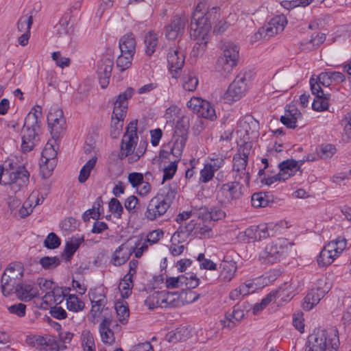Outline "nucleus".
<instances>
[{
  "instance_id": "f257e3e1",
  "label": "nucleus",
  "mask_w": 351,
  "mask_h": 351,
  "mask_svg": "<svg viewBox=\"0 0 351 351\" xmlns=\"http://www.w3.org/2000/svg\"><path fill=\"white\" fill-rule=\"evenodd\" d=\"M218 7L206 8V2H199L191 17L190 35L198 41L193 47V56L203 53L206 49V37L213 26L214 32L221 34L227 29V24L218 21L220 14Z\"/></svg>"
},
{
  "instance_id": "f03ea898",
  "label": "nucleus",
  "mask_w": 351,
  "mask_h": 351,
  "mask_svg": "<svg viewBox=\"0 0 351 351\" xmlns=\"http://www.w3.org/2000/svg\"><path fill=\"white\" fill-rule=\"evenodd\" d=\"M176 191L171 187H164L149 202L145 212V217L154 221L164 215L175 199Z\"/></svg>"
},
{
  "instance_id": "7ed1b4c3",
  "label": "nucleus",
  "mask_w": 351,
  "mask_h": 351,
  "mask_svg": "<svg viewBox=\"0 0 351 351\" xmlns=\"http://www.w3.org/2000/svg\"><path fill=\"white\" fill-rule=\"evenodd\" d=\"M306 343L317 351H338L339 347L338 330L331 327L314 330L308 337Z\"/></svg>"
},
{
  "instance_id": "20e7f679",
  "label": "nucleus",
  "mask_w": 351,
  "mask_h": 351,
  "mask_svg": "<svg viewBox=\"0 0 351 351\" xmlns=\"http://www.w3.org/2000/svg\"><path fill=\"white\" fill-rule=\"evenodd\" d=\"M12 160H6L0 169H3L8 179H3V184L9 185L15 193L26 187L29 183V173L23 166L16 167Z\"/></svg>"
},
{
  "instance_id": "39448f33",
  "label": "nucleus",
  "mask_w": 351,
  "mask_h": 351,
  "mask_svg": "<svg viewBox=\"0 0 351 351\" xmlns=\"http://www.w3.org/2000/svg\"><path fill=\"white\" fill-rule=\"evenodd\" d=\"M221 54L218 58L217 68L223 75L231 73L233 68L237 65L239 57V48L232 42L223 41L220 45Z\"/></svg>"
},
{
  "instance_id": "423d86ee",
  "label": "nucleus",
  "mask_w": 351,
  "mask_h": 351,
  "mask_svg": "<svg viewBox=\"0 0 351 351\" xmlns=\"http://www.w3.org/2000/svg\"><path fill=\"white\" fill-rule=\"evenodd\" d=\"M293 244L285 238H280L267 245L259 254L261 261L267 264H274L280 261L287 253L289 246Z\"/></svg>"
},
{
  "instance_id": "0eeeda50",
  "label": "nucleus",
  "mask_w": 351,
  "mask_h": 351,
  "mask_svg": "<svg viewBox=\"0 0 351 351\" xmlns=\"http://www.w3.org/2000/svg\"><path fill=\"white\" fill-rule=\"evenodd\" d=\"M347 245V241L342 237L329 241L320 252L317 258V263L320 267L330 265L342 254Z\"/></svg>"
},
{
  "instance_id": "6e6552de",
  "label": "nucleus",
  "mask_w": 351,
  "mask_h": 351,
  "mask_svg": "<svg viewBox=\"0 0 351 351\" xmlns=\"http://www.w3.org/2000/svg\"><path fill=\"white\" fill-rule=\"evenodd\" d=\"M134 90L132 88H128L124 92L121 93L114 103V109L112 115L111 125L118 132L121 131L123 121L126 116L128 101L132 97Z\"/></svg>"
},
{
  "instance_id": "1a4fd4ad",
  "label": "nucleus",
  "mask_w": 351,
  "mask_h": 351,
  "mask_svg": "<svg viewBox=\"0 0 351 351\" xmlns=\"http://www.w3.org/2000/svg\"><path fill=\"white\" fill-rule=\"evenodd\" d=\"M137 119L132 120L126 127V131L124 134L121 142L120 152L119 154L120 159H124L126 157L130 158L134 153L135 147L138 139L137 135Z\"/></svg>"
},
{
  "instance_id": "9d476101",
  "label": "nucleus",
  "mask_w": 351,
  "mask_h": 351,
  "mask_svg": "<svg viewBox=\"0 0 351 351\" xmlns=\"http://www.w3.org/2000/svg\"><path fill=\"white\" fill-rule=\"evenodd\" d=\"M23 276V269L20 265H10L1 277V290L8 296L21 284Z\"/></svg>"
},
{
  "instance_id": "9b49d317",
  "label": "nucleus",
  "mask_w": 351,
  "mask_h": 351,
  "mask_svg": "<svg viewBox=\"0 0 351 351\" xmlns=\"http://www.w3.org/2000/svg\"><path fill=\"white\" fill-rule=\"evenodd\" d=\"M243 188L242 183L234 180L233 182L223 184L217 192V198L221 204H231L241 197Z\"/></svg>"
},
{
  "instance_id": "f8f14e48",
  "label": "nucleus",
  "mask_w": 351,
  "mask_h": 351,
  "mask_svg": "<svg viewBox=\"0 0 351 351\" xmlns=\"http://www.w3.org/2000/svg\"><path fill=\"white\" fill-rule=\"evenodd\" d=\"M246 73H240L235 80L230 84L224 94V99L231 103L240 99L245 93L247 89Z\"/></svg>"
},
{
  "instance_id": "ddd939ff",
  "label": "nucleus",
  "mask_w": 351,
  "mask_h": 351,
  "mask_svg": "<svg viewBox=\"0 0 351 351\" xmlns=\"http://www.w3.org/2000/svg\"><path fill=\"white\" fill-rule=\"evenodd\" d=\"M47 123L53 138H58L65 128L63 111L58 106L51 107L47 114Z\"/></svg>"
},
{
  "instance_id": "4468645a",
  "label": "nucleus",
  "mask_w": 351,
  "mask_h": 351,
  "mask_svg": "<svg viewBox=\"0 0 351 351\" xmlns=\"http://www.w3.org/2000/svg\"><path fill=\"white\" fill-rule=\"evenodd\" d=\"M187 107L196 113L197 116L213 121L216 113L210 102L199 97H193L187 102Z\"/></svg>"
},
{
  "instance_id": "2eb2a0df",
  "label": "nucleus",
  "mask_w": 351,
  "mask_h": 351,
  "mask_svg": "<svg viewBox=\"0 0 351 351\" xmlns=\"http://www.w3.org/2000/svg\"><path fill=\"white\" fill-rule=\"evenodd\" d=\"M317 284L316 287L308 291L304 299L302 307L306 311L312 309L330 289V287L323 280H319Z\"/></svg>"
},
{
  "instance_id": "dca6fc26",
  "label": "nucleus",
  "mask_w": 351,
  "mask_h": 351,
  "mask_svg": "<svg viewBox=\"0 0 351 351\" xmlns=\"http://www.w3.org/2000/svg\"><path fill=\"white\" fill-rule=\"evenodd\" d=\"M114 65V58L110 56H104L97 62V74L102 88L108 86Z\"/></svg>"
},
{
  "instance_id": "f3484780",
  "label": "nucleus",
  "mask_w": 351,
  "mask_h": 351,
  "mask_svg": "<svg viewBox=\"0 0 351 351\" xmlns=\"http://www.w3.org/2000/svg\"><path fill=\"white\" fill-rule=\"evenodd\" d=\"M184 146L182 143L171 140V142L164 145L160 151L159 158L161 162H169L171 160H180L182 151Z\"/></svg>"
},
{
  "instance_id": "a211bd4d",
  "label": "nucleus",
  "mask_w": 351,
  "mask_h": 351,
  "mask_svg": "<svg viewBox=\"0 0 351 351\" xmlns=\"http://www.w3.org/2000/svg\"><path fill=\"white\" fill-rule=\"evenodd\" d=\"M29 343L39 351H58L59 348L56 337L52 335L34 336Z\"/></svg>"
},
{
  "instance_id": "6ab92c4d",
  "label": "nucleus",
  "mask_w": 351,
  "mask_h": 351,
  "mask_svg": "<svg viewBox=\"0 0 351 351\" xmlns=\"http://www.w3.org/2000/svg\"><path fill=\"white\" fill-rule=\"evenodd\" d=\"M232 176L234 180L242 181L248 184L250 182V173L247 169V162L244 159L233 157L232 159Z\"/></svg>"
},
{
  "instance_id": "aec40b11",
  "label": "nucleus",
  "mask_w": 351,
  "mask_h": 351,
  "mask_svg": "<svg viewBox=\"0 0 351 351\" xmlns=\"http://www.w3.org/2000/svg\"><path fill=\"white\" fill-rule=\"evenodd\" d=\"M187 22L188 19L185 16H175L171 23L166 27V37L167 39L174 40L182 36Z\"/></svg>"
},
{
  "instance_id": "412c9836",
  "label": "nucleus",
  "mask_w": 351,
  "mask_h": 351,
  "mask_svg": "<svg viewBox=\"0 0 351 351\" xmlns=\"http://www.w3.org/2000/svg\"><path fill=\"white\" fill-rule=\"evenodd\" d=\"M219 279L223 282H230L234 276L237 267L231 255L226 254L220 264Z\"/></svg>"
},
{
  "instance_id": "4be33fe9",
  "label": "nucleus",
  "mask_w": 351,
  "mask_h": 351,
  "mask_svg": "<svg viewBox=\"0 0 351 351\" xmlns=\"http://www.w3.org/2000/svg\"><path fill=\"white\" fill-rule=\"evenodd\" d=\"M17 298L24 302L31 301L38 296V289L33 282L21 283L14 290Z\"/></svg>"
},
{
  "instance_id": "5701e85b",
  "label": "nucleus",
  "mask_w": 351,
  "mask_h": 351,
  "mask_svg": "<svg viewBox=\"0 0 351 351\" xmlns=\"http://www.w3.org/2000/svg\"><path fill=\"white\" fill-rule=\"evenodd\" d=\"M184 59L185 56L182 51L175 48L170 49L167 54V62L169 71L171 72L173 77H176L173 72L176 73L184 66Z\"/></svg>"
},
{
  "instance_id": "b1692460",
  "label": "nucleus",
  "mask_w": 351,
  "mask_h": 351,
  "mask_svg": "<svg viewBox=\"0 0 351 351\" xmlns=\"http://www.w3.org/2000/svg\"><path fill=\"white\" fill-rule=\"evenodd\" d=\"M287 23V19L284 15H278L272 18L263 27L266 31V34L270 38L282 32Z\"/></svg>"
},
{
  "instance_id": "393cba45",
  "label": "nucleus",
  "mask_w": 351,
  "mask_h": 351,
  "mask_svg": "<svg viewBox=\"0 0 351 351\" xmlns=\"http://www.w3.org/2000/svg\"><path fill=\"white\" fill-rule=\"evenodd\" d=\"M318 80L324 86H329L332 83L339 84L346 80V76L339 71H327L322 72L318 76Z\"/></svg>"
},
{
  "instance_id": "a878e982",
  "label": "nucleus",
  "mask_w": 351,
  "mask_h": 351,
  "mask_svg": "<svg viewBox=\"0 0 351 351\" xmlns=\"http://www.w3.org/2000/svg\"><path fill=\"white\" fill-rule=\"evenodd\" d=\"M134 252L133 247H129L126 244H122L114 251L112 262L115 266L123 265Z\"/></svg>"
},
{
  "instance_id": "bb28decb",
  "label": "nucleus",
  "mask_w": 351,
  "mask_h": 351,
  "mask_svg": "<svg viewBox=\"0 0 351 351\" xmlns=\"http://www.w3.org/2000/svg\"><path fill=\"white\" fill-rule=\"evenodd\" d=\"M257 289L258 286L253 280H248L232 290L230 293L229 297L232 300H239L241 298L254 293Z\"/></svg>"
},
{
  "instance_id": "cd10ccee",
  "label": "nucleus",
  "mask_w": 351,
  "mask_h": 351,
  "mask_svg": "<svg viewBox=\"0 0 351 351\" xmlns=\"http://www.w3.org/2000/svg\"><path fill=\"white\" fill-rule=\"evenodd\" d=\"M189 122L185 118L179 119L176 125L173 140L182 143L185 146L188 137Z\"/></svg>"
},
{
  "instance_id": "c85d7f7f",
  "label": "nucleus",
  "mask_w": 351,
  "mask_h": 351,
  "mask_svg": "<svg viewBox=\"0 0 351 351\" xmlns=\"http://www.w3.org/2000/svg\"><path fill=\"white\" fill-rule=\"evenodd\" d=\"M111 323V319L105 318L99 326L101 341L104 343L108 345H112L115 341L114 332L110 328Z\"/></svg>"
},
{
  "instance_id": "c756f323",
  "label": "nucleus",
  "mask_w": 351,
  "mask_h": 351,
  "mask_svg": "<svg viewBox=\"0 0 351 351\" xmlns=\"http://www.w3.org/2000/svg\"><path fill=\"white\" fill-rule=\"evenodd\" d=\"M121 52L134 56L136 50V40L132 33L123 36L119 40Z\"/></svg>"
},
{
  "instance_id": "7c9ffc66",
  "label": "nucleus",
  "mask_w": 351,
  "mask_h": 351,
  "mask_svg": "<svg viewBox=\"0 0 351 351\" xmlns=\"http://www.w3.org/2000/svg\"><path fill=\"white\" fill-rule=\"evenodd\" d=\"M189 336L190 334L188 328L180 327L169 332L165 336V339L171 343H176L186 341L189 339Z\"/></svg>"
},
{
  "instance_id": "2f4dec72",
  "label": "nucleus",
  "mask_w": 351,
  "mask_h": 351,
  "mask_svg": "<svg viewBox=\"0 0 351 351\" xmlns=\"http://www.w3.org/2000/svg\"><path fill=\"white\" fill-rule=\"evenodd\" d=\"M163 291H154L145 300V304L149 309H154L158 307L164 308L165 304L163 303Z\"/></svg>"
},
{
  "instance_id": "473e14b6",
  "label": "nucleus",
  "mask_w": 351,
  "mask_h": 351,
  "mask_svg": "<svg viewBox=\"0 0 351 351\" xmlns=\"http://www.w3.org/2000/svg\"><path fill=\"white\" fill-rule=\"evenodd\" d=\"M326 40V35L319 33L315 36H312L308 41L304 40L301 43V49L303 51H312L318 47Z\"/></svg>"
},
{
  "instance_id": "72a5a7b5",
  "label": "nucleus",
  "mask_w": 351,
  "mask_h": 351,
  "mask_svg": "<svg viewBox=\"0 0 351 351\" xmlns=\"http://www.w3.org/2000/svg\"><path fill=\"white\" fill-rule=\"evenodd\" d=\"M158 37L156 33L149 32L145 36V53L151 56L156 51L158 45Z\"/></svg>"
},
{
  "instance_id": "f704fd0d",
  "label": "nucleus",
  "mask_w": 351,
  "mask_h": 351,
  "mask_svg": "<svg viewBox=\"0 0 351 351\" xmlns=\"http://www.w3.org/2000/svg\"><path fill=\"white\" fill-rule=\"evenodd\" d=\"M97 161L96 156L92 157L82 167L78 176V181L80 183H84L90 176L91 170L95 167Z\"/></svg>"
},
{
  "instance_id": "c9c22d12",
  "label": "nucleus",
  "mask_w": 351,
  "mask_h": 351,
  "mask_svg": "<svg viewBox=\"0 0 351 351\" xmlns=\"http://www.w3.org/2000/svg\"><path fill=\"white\" fill-rule=\"evenodd\" d=\"M270 195L265 193L259 192L254 193L252 196V205L255 208L265 207L272 203Z\"/></svg>"
},
{
  "instance_id": "e433bc0d",
  "label": "nucleus",
  "mask_w": 351,
  "mask_h": 351,
  "mask_svg": "<svg viewBox=\"0 0 351 351\" xmlns=\"http://www.w3.org/2000/svg\"><path fill=\"white\" fill-rule=\"evenodd\" d=\"M66 308L73 312H79L84 308V302L80 300L75 294H70L66 296Z\"/></svg>"
},
{
  "instance_id": "4c0bfd02",
  "label": "nucleus",
  "mask_w": 351,
  "mask_h": 351,
  "mask_svg": "<svg viewBox=\"0 0 351 351\" xmlns=\"http://www.w3.org/2000/svg\"><path fill=\"white\" fill-rule=\"evenodd\" d=\"M304 160L297 161L294 159H287L278 164L279 170L289 169L291 174H295L300 169Z\"/></svg>"
},
{
  "instance_id": "58836bf2",
  "label": "nucleus",
  "mask_w": 351,
  "mask_h": 351,
  "mask_svg": "<svg viewBox=\"0 0 351 351\" xmlns=\"http://www.w3.org/2000/svg\"><path fill=\"white\" fill-rule=\"evenodd\" d=\"M336 152L335 146L332 144H322L316 149L318 156L322 159L331 158Z\"/></svg>"
},
{
  "instance_id": "ea45409f",
  "label": "nucleus",
  "mask_w": 351,
  "mask_h": 351,
  "mask_svg": "<svg viewBox=\"0 0 351 351\" xmlns=\"http://www.w3.org/2000/svg\"><path fill=\"white\" fill-rule=\"evenodd\" d=\"M27 121H24L22 138L37 141L39 124H34L32 126L27 125Z\"/></svg>"
},
{
  "instance_id": "a19ab883",
  "label": "nucleus",
  "mask_w": 351,
  "mask_h": 351,
  "mask_svg": "<svg viewBox=\"0 0 351 351\" xmlns=\"http://www.w3.org/2000/svg\"><path fill=\"white\" fill-rule=\"evenodd\" d=\"M182 86L187 91H194L198 84V80L194 73L184 75L182 78Z\"/></svg>"
},
{
  "instance_id": "79ce46f5",
  "label": "nucleus",
  "mask_w": 351,
  "mask_h": 351,
  "mask_svg": "<svg viewBox=\"0 0 351 351\" xmlns=\"http://www.w3.org/2000/svg\"><path fill=\"white\" fill-rule=\"evenodd\" d=\"M114 308L119 321L122 324H125L130 315L128 306L125 305L121 302H119L115 304Z\"/></svg>"
},
{
  "instance_id": "37998d69",
  "label": "nucleus",
  "mask_w": 351,
  "mask_h": 351,
  "mask_svg": "<svg viewBox=\"0 0 351 351\" xmlns=\"http://www.w3.org/2000/svg\"><path fill=\"white\" fill-rule=\"evenodd\" d=\"M330 97V94L326 93V95L315 97L313 104L312 108L316 111H323L327 110L328 108V100Z\"/></svg>"
},
{
  "instance_id": "c03bdc74",
  "label": "nucleus",
  "mask_w": 351,
  "mask_h": 351,
  "mask_svg": "<svg viewBox=\"0 0 351 351\" xmlns=\"http://www.w3.org/2000/svg\"><path fill=\"white\" fill-rule=\"evenodd\" d=\"M56 164H57V160H49V161H46V162H45L44 161H40V173L42 174V176L43 178H49L54 168L56 167Z\"/></svg>"
},
{
  "instance_id": "a18cd8bd",
  "label": "nucleus",
  "mask_w": 351,
  "mask_h": 351,
  "mask_svg": "<svg viewBox=\"0 0 351 351\" xmlns=\"http://www.w3.org/2000/svg\"><path fill=\"white\" fill-rule=\"evenodd\" d=\"M132 59V56L121 52V55L117 60V66L121 71H123L131 66Z\"/></svg>"
},
{
  "instance_id": "49530a36",
  "label": "nucleus",
  "mask_w": 351,
  "mask_h": 351,
  "mask_svg": "<svg viewBox=\"0 0 351 351\" xmlns=\"http://www.w3.org/2000/svg\"><path fill=\"white\" fill-rule=\"evenodd\" d=\"M39 263L45 269H52L60 264V260L57 256H45L40 259Z\"/></svg>"
},
{
  "instance_id": "de8ad7c7",
  "label": "nucleus",
  "mask_w": 351,
  "mask_h": 351,
  "mask_svg": "<svg viewBox=\"0 0 351 351\" xmlns=\"http://www.w3.org/2000/svg\"><path fill=\"white\" fill-rule=\"evenodd\" d=\"M33 23V17L32 15L22 16L17 22V29L21 32L30 31Z\"/></svg>"
},
{
  "instance_id": "09e8293b",
  "label": "nucleus",
  "mask_w": 351,
  "mask_h": 351,
  "mask_svg": "<svg viewBox=\"0 0 351 351\" xmlns=\"http://www.w3.org/2000/svg\"><path fill=\"white\" fill-rule=\"evenodd\" d=\"M56 157L57 152L52 145L47 143L42 152L40 160L45 162L49 160H56Z\"/></svg>"
},
{
  "instance_id": "8fccbe9b",
  "label": "nucleus",
  "mask_w": 351,
  "mask_h": 351,
  "mask_svg": "<svg viewBox=\"0 0 351 351\" xmlns=\"http://www.w3.org/2000/svg\"><path fill=\"white\" fill-rule=\"evenodd\" d=\"M34 112H30L25 117L27 125L32 126L34 124H39L38 119L42 114V108L36 106L33 108Z\"/></svg>"
},
{
  "instance_id": "3c124183",
  "label": "nucleus",
  "mask_w": 351,
  "mask_h": 351,
  "mask_svg": "<svg viewBox=\"0 0 351 351\" xmlns=\"http://www.w3.org/2000/svg\"><path fill=\"white\" fill-rule=\"evenodd\" d=\"M186 279L184 278V275H180L178 277H169L166 278L165 285L167 289H177L183 288V282Z\"/></svg>"
},
{
  "instance_id": "603ef678",
  "label": "nucleus",
  "mask_w": 351,
  "mask_h": 351,
  "mask_svg": "<svg viewBox=\"0 0 351 351\" xmlns=\"http://www.w3.org/2000/svg\"><path fill=\"white\" fill-rule=\"evenodd\" d=\"M148 143L146 140H141L137 149L132 156H130L129 162L132 163L137 161L146 152Z\"/></svg>"
},
{
  "instance_id": "864d4df0",
  "label": "nucleus",
  "mask_w": 351,
  "mask_h": 351,
  "mask_svg": "<svg viewBox=\"0 0 351 351\" xmlns=\"http://www.w3.org/2000/svg\"><path fill=\"white\" fill-rule=\"evenodd\" d=\"M252 149V144L250 142H245L239 147L237 152L233 157H238L240 159H244L248 161V157Z\"/></svg>"
},
{
  "instance_id": "5fc2aeb1",
  "label": "nucleus",
  "mask_w": 351,
  "mask_h": 351,
  "mask_svg": "<svg viewBox=\"0 0 351 351\" xmlns=\"http://www.w3.org/2000/svg\"><path fill=\"white\" fill-rule=\"evenodd\" d=\"M139 199L135 195L129 196L124 202V206L128 213L134 215L136 213Z\"/></svg>"
},
{
  "instance_id": "6e6d98bb",
  "label": "nucleus",
  "mask_w": 351,
  "mask_h": 351,
  "mask_svg": "<svg viewBox=\"0 0 351 351\" xmlns=\"http://www.w3.org/2000/svg\"><path fill=\"white\" fill-rule=\"evenodd\" d=\"M184 278L186 279V280L183 282L182 289H195L199 285V279L197 278L193 274H184Z\"/></svg>"
},
{
  "instance_id": "4d7b16f0",
  "label": "nucleus",
  "mask_w": 351,
  "mask_h": 351,
  "mask_svg": "<svg viewBox=\"0 0 351 351\" xmlns=\"http://www.w3.org/2000/svg\"><path fill=\"white\" fill-rule=\"evenodd\" d=\"M60 243V239L54 232L49 233L44 241L45 247L48 249H56Z\"/></svg>"
},
{
  "instance_id": "13d9d810",
  "label": "nucleus",
  "mask_w": 351,
  "mask_h": 351,
  "mask_svg": "<svg viewBox=\"0 0 351 351\" xmlns=\"http://www.w3.org/2000/svg\"><path fill=\"white\" fill-rule=\"evenodd\" d=\"M109 210L117 218H121L123 213V207L117 198H112L109 202Z\"/></svg>"
},
{
  "instance_id": "bf43d9fd",
  "label": "nucleus",
  "mask_w": 351,
  "mask_h": 351,
  "mask_svg": "<svg viewBox=\"0 0 351 351\" xmlns=\"http://www.w3.org/2000/svg\"><path fill=\"white\" fill-rule=\"evenodd\" d=\"M215 172L210 165L206 164L200 171L199 182L203 183L208 182L213 178Z\"/></svg>"
},
{
  "instance_id": "052dcab7",
  "label": "nucleus",
  "mask_w": 351,
  "mask_h": 351,
  "mask_svg": "<svg viewBox=\"0 0 351 351\" xmlns=\"http://www.w3.org/2000/svg\"><path fill=\"white\" fill-rule=\"evenodd\" d=\"M8 311L10 314L15 315L19 317H23L25 315L26 305L23 303L14 304L8 306Z\"/></svg>"
},
{
  "instance_id": "680f3d73",
  "label": "nucleus",
  "mask_w": 351,
  "mask_h": 351,
  "mask_svg": "<svg viewBox=\"0 0 351 351\" xmlns=\"http://www.w3.org/2000/svg\"><path fill=\"white\" fill-rule=\"evenodd\" d=\"M179 161L171 160L169 164L164 168L163 180H170L173 177L177 170V163Z\"/></svg>"
},
{
  "instance_id": "e2e57ef3",
  "label": "nucleus",
  "mask_w": 351,
  "mask_h": 351,
  "mask_svg": "<svg viewBox=\"0 0 351 351\" xmlns=\"http://www.w3.org/2000/svg\"><path fill=\"white\" fill-rule=\"evenodd\" d=\"M77 221L73 217H68L62 221L60 227L64 232H72L75 230Z\"/></svg>"
},
{
  "instance_id": "0e129e2a",
  "label": "nucleus",
  "mask_w": 351,
  "mask_h": 351,
  "mask_svg": "<svg viewBox=\"0 0 351 351\" xmlns=\"http://www.w3.org/2000/svg\"><path fill=\"white\" fill-rule=\"evenodd\" d=\"M36 284L39 286V288L43 291H46V294L47 292L51 291L53 290L56 285L50 280H47L46 278H40L37 279Z\"/></svg>"
},
{
  "instance_id": "69168bd1",
  "label": "nucleus",
  "mask_w": 351,
  "mask_h": 351,
  "mask_svg": "<svg viewBox=\"0 0 351 351\" xmlns=\"http://www.w3.org/2000/svg\"><path fill=\"white\" fill-rule=\"evenodd\" d=\"M51 58L56 62V65L61 68L69 66L71 63L70 59L69 58L62 57L60 51L52 53Z\"/></svg>"
},
{
  "instance_id": "338daca9",
  "label": "nucleus",
  "mask_w": 351,
  "mask_h": 351,
  "mask_svg": "<svg viewBox=\"0 0 351 351\" xmlns=\"http://www.w3.org/2000/svg\"><path fill=\"white\" fill-rule=\"evenodd\" d=\"M128 182L131 184L134 188H138V186L144 180L143 173L138 172H133L128 174Z\"/></svg>"
},
{
  "instance_id": "774afa93",
  "label": "nucleus",
  "mask_w": 351,
  "mask_h": 351,
  "mask_svg": "<svg viewBox=\"0 0 351 351\" xmlns=\"http://www.w3.org/2000/svg\"><path fill=\"white\" fill-rule=\"evenodd\" d=\"M345 136L351 139V112L345 114L341 120Z\"/></svg>"
}]
</instances>
